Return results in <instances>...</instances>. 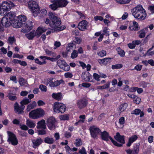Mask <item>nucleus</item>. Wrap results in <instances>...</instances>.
<instances>
[{
	"instance_id": "obj_1",
	"label": "nucleus",
	"mask_w": 154,
	"mask_h": 154,
	"mask_svg": "<svg viewBox=\"0 0 154 154\" xmlns=\"http://www.w3.org/2000/svg\"><path fill=\"white\" fill-rule=\"evenodd\" d=\"M49 16L50 19V26L52 28L51 30L54 32H59L65 28L64 26H60L61 22L60 19L54 14L50 12Z\"/></svg>"
},
{
	"instance_id": "obj_2",
	"label": "nucleus",
	"mask_w": 154,
	"mask_h": 154,
	"mask_svg": "<svg viewBox=\"0 0 154 154\" xmlns=\"http://www.w3.org/2000/svg\"><path fill=\"white\" fill-rule=\"evenodd\" d=\"M131 12L134 17L140 20H144L146 16L145 10L140 5H138L133 8Z\"/></svg>"
},
{
	"instance_id": "obj_3",
	"label": "nucleus",
	"mask_w": 154,
	"mask_h": 154,
	"mask_svg": "<svg viewBox=\"0 0 154 154\" xmlns=\"http://www.w3.org/2000/svg\"><path fill=\"white\" fill-rule=\"evenodd\" d=\"M15 5L12 2L8 1H4L0 4V14L3 15L7 11H9L11 9L14 7Z\"/></svg>"
},
{
	"instance_id": "obj_4",
	"label": "nucleus",
	"mask_w": 154,
	"mask_h": 154,
	"mask_svg": "<svg viewBox=\"0 0 154 154\" xmlns=\"http://www.w3.org/2000/svg\"><path fill=\"white\" fill-rule=\"evenodd\" d=\"M45 112L41 108H38L31 111L29 114L30 118L33 119H36L44 116Z\"/></svg>"
},
{
	"instance_id": "obj_5",
	"label": "nucleus",
	"mask_w": 154,
	"mask_h": 154,
	"mask_svg": "<svg viewBox=\"0 0 154 154\" xmlns=\"http://www.w3.org/2000/svg\"><path fill=\"white\" fill-rule=\"evenodd\" d=\"M29 8L31 10L33 15L37 16L39 13V8L37 3L35 1H30L28 2Z\"/></svg>"
},
{
	"instance_id": "obj_6",
	"label": "nucleus",
	"mask_w": 154,
	"mask_h": 154,
	"mask_svg": "<svg viewBox=\"0 0 154 154\" xmlns=\"http://www.w3.org/2000/svg\"><path fill=\"white\" fill-rule=\"evenodd\" d=\"M54 79L53 78L47 79L46 80L47 81L46 85H48L49 84L50 87L51 88H54L59 86L60 84H64L65 83L63 79L56 80L53 81Z\"/></svg>"
},
{
	"instance_id": "obj_7",
	"label": "nucleus",
	"mask_w": 154,
	"mask_h": 154,
	"mask_svg": "<svg viewBox=\"0 0 154 154\" xmlns=\"http://www.w3.org/2000/svg\"><path fill=\"white\" fill-rule=\"evenodd\" d=\"M66 109V107L63 103L56 102L54 104L53 110L56 113H63L65 111Z\"/></svg>"
},
{
	"instance_id": "obj_8",
	"label": "nucleus",
	"mask_w": 154,
	"mask_h": 154,
	"mask_svg": "<svg viewBox=\"0 0 154 154\" xmlns=\"http://www.w3.org/2000/svg\"><path fill=\"white\" fill-rule=\"evenodd\" d=\"M101 139L106 141H108L109 139L110 140L113 144L116 146H121L122 145L117 143L116 141L114 140L112 137H109L108 133L105 131L101 133Z\"/></svg>"
},
{
	"instance_id": "obj_9",
	"label": "nucleus",
	"mask_w": 154,
	"mask_h": 154,
	"mask_svg": "<svg viewBox=\"0 0 154 154\" xmlns=\"http://www.w3.org/2000/svg\"><path fill=\"white\" fill-rule=\"evenodd\" d=\"M91 136L94 139H97V136L101 132L100 129L95 126H91L90 128Z\"/></svg>"
},
{
	"instance_id": "obj_10",
	"label": "nucleus",
	"mask_w": 154,
	"mask_h": 154,
	"mask_svg": "<svg viewBox=\"0 0 154 154\" xmlns=\"http://www.w3.org/2000/svg\"><path fill=\"white\" fill-rule=\"evenodd\" d=\"M57 64L60 69L65 71H68L70 70L69 66L64 60H59L57 61Z\"/></svg>"
},
{
	"instance_id": "obj_11",
	"label": "nucleus",
	"mask_w": 154,
	"mask_h": 154,
	"mask_svg": "<svg viewBox=\"0 0 154 154\" xmlns=\"http://www.w3.org/2000/svg\"><path fill=\"white\" fill-rule=\"evenodd\" d=\"M56 121L55 119L53 117H50L48 119L47 124L49 129L51 130L55 128V123Z\"/></svg>"
},
{
	"instance_id": "obj_12",
	"label": "nucleus",
	"mask_w": 154,
	"mask_h": 154,
	"mask_svg": "<svg viewBox=\"0 0 154 154\" xmlns=\"http://www.w3.org/2000/svg\"><path fill=\"white\" fill-rule=\"evenodd\" d=\"M7 133L8 136V140L12 145H17L18 143V142L14 134L9 131H8Z\"/></svg>"
},
{
	"instance_id": "obj_13",
	"label": "nucleus",
	"mask_w": 154,
	"mask_h": 154,
	"mask_svg": "<svg viewBox=\"0 0 154 154\" xmlns=\"http://www.w3.org/2000/svg\"><path fill=\"white\" fill-rule=\"evenodd\" d=\"M33 26V23L31 21H28L25 25L24 28L22 29V31L24 33H26L32 29Z\"/></svg>"
},
{
	"instance_id": "obj_14",
	"label": "nucleus",
	"mask_w": 154,
	"mask_h": 154,
	"mask_svg": "<svg viewBox=\"0 0 154 154\" xmlns=\"http://www.w3.org/2000/svg\"><path fill=\"white\" fill-rule=\"evenodd\" d=\"M48 28L45 26H40L35 31L36 36L38 37L43 32H45Z\"/></svg>"
},
{
	"instance_id": "obj_15",
	"label": "nucleus",
	"mask_w": 154,
	"mask_h": 154,
	"mask_svg": "<svg viewBox=\"0 0 154 154\" xmlns=\"http://www.w3.org/2000/svg\"><path fill=\"white\" fill-rule=\"evenodd\" d=\"M129 29L131 31L138 30L139 29V27L138 23L135 21H131Z\"/></svg>"
},
{
	"instance_id": "obj_16",
	"label": "nucleus",
	"mask_w": 154,
	"mask_h": 154,
	"mask_svg": "<svg viewBox=\"0 0 154 154\" xmlns=\"http://www.w3.org/2000/svg\"><path fill=\"white\" fill-rule=\"evenodd\" d=\"M39 58L43 59L42 61L41 62L40 61L38 58L35 59V61L36 63L38 64L41 65L45 64L46 63V62L45 61V60L47 59L49 60L50 57L45 56H40Z\"/></svg>"
},
{
	"instance_id": "obj_17",
	"label": "nucleus",
	"mask_w": 154,
	"mask_h": 154,
	"mask_svg": "<svg viewBox=\"0 0 154 154\" xmlns=\"http://www.w3.org/2000/svg\"><path fill=\"white\" fill-rule=\"evenodd\" d=\"M87 23L86 21L83 20L80 22L78 25V29L82 31H84L86 29Z\"/></svg>"
},
{
	"instance_id": "obj_18",
	"label": "nucleus",
	"mask_w": 154,
	"mask_h": 154,
	"mask_svg": "<svg viewBox=\"0 0 154 154\" xmlns=\"http://www.w3.org/2000/svg\"><path fill=\"white\" fill-rule=\"evenodd\" d=\"M14 107L15 111L18 113H21L23 110L25 108V106L23 105H21L19 106L18 103H16L14 105Z\"/></svg>"
},
{
	"instance_id": "obj_19",
	"label": "nucleus",
	"mask_w": 154,
	"mask_h": 154,
	"mask_svg": "<svg viewBox=\"0 0 154 154\" xmlns=\"http://www.w3.org/2000/svg\"><path fill=\"white\" fill-rule=\"evenodd\" d=\"M114 138L117 141L121 143H120V144H121V143L124 144L125 143L124 136L120 135L119 133H117L116 135L114 137Z\"/></svg>"
},
{
	"instance_id": "obj_20",
	"label": "nucleus",
	"mask_w": 154,
	"mask_h": 154,
	"mask_svg": "<svg viewBox=\"0 0 154 154\" xmlns=\"http://www.w3.org/2000/svg\"><path fill=\"white\" fill-rule=\"evenodd\" d=\"M32 142L33 144V146L34 148L38 146L43 142L42 140L40 137L32 139Z\"/></svg>"
},
{
	"instance_id": "obj_21",
	"label": "nucleus",
	"mask_w": 154,
	"mask_h": 154,
	"mask_svg": "<svg viewBox=\"0 0 154 154\" xmlns=\"http://www.w3.org/2000/svg\"><path fill=\"white\" fill-rule=\"evenodd\" d=\"M111 60L110 58H105L102 59H98V61L101 65H106L111 62Z\"/></svg>"
},
{
	"instance_id": "obj_22",
	"label": "nucleus",
	"mask_w": 154,
	"mask_h": 154,
	"mask_svg": "<svg viewBox=\"0 0 154 154\" xmlns=\"http://www.w3.org/2000/svg\"><path fill=\"white\" fill-rule=\"evenodd\" d=\"M36 127L38 129H45L46 128L45 121L44 119H42L37 123Z\"/></svg>"
},
{
	"instance_id": "obj_23",
	"label": "nucleus",
	"mask_w": 154,
	"mask_h": 154,
	"mask_svg": "<svg viewBox=\"0 0 154 154\" xmlns=\"http://www.w3.org/2000/svg\"><path fill=\"white\" fill-rule=\"evenodd\" d=\"M56 1L59 8L65 7L68 3V2L67 0H56Z\"/></svg>"
},
{
	"instance_id": "obj_24",
	"label": "nucleus",
	"mask_w": 154,
	"mask_h": 154,
	"mask_svg": "<svg viewBox=\"0 0 154 154\" xmlns=\"http://www.w3.org/2000/svg\"><path fill=\"white\" fill-rule=\"evenodd\" d=\"M138 137L136 135H134L129 138L128 141L126 145L127 146H130L131 144L135 141H136Z\"/></svg>"
},
{
	"instance_id": "obj_25",
	"label": "nucleus",
	"mask_w": 154,
	"mask_h": 154,
	"mask_svg": "<svg viewBox=\"0 0 154 154\" xmlns=\"http://www.w3.org/2000/svg\"><path fill=\"white\" fill-rule=\"evenodd\" d=\"M18 21L21 23L22 26L25 25L26 20V18L25 16L20 15L17 17Z\"/></svg>"
},
{
	"instance_id": "obj_26",
	"label": "nucleus",
	"mask_w": 154,
	"mask_h": 154,
	"mask_svg": "<svg viewBox=\"0 0 154 154\" xmlns=\"http://www.w3.org/2000/svg\"><path fill=\"white\" fill-rule=\"evenodd\" d=\"M87 105V102L83 100H80L78 102L77 106L80 109L82 108L85 107Z\"/></svg>"
},
{
	"instance_id": "obj_27",
	"label": "nucleus",
	"mask_w": 154,
	"mask_h": 154,
	"mask_svg": "<svg viewBox=\"0 0 154 154\" xmlns=\"http://www.w3.org/2000/svg\"><path fill=\"white\" fill-rule=\"evenodd\" d=\"M52 97L54 99L58 100H60L63 98L62 94L61 93H53L52 94Z\"/></svg>"
},
{
	"instance_id": "obj_28",
	"label": "nucleus",
	"mask_w": 154,
	"mask_h": 154,
	"mask_svg": "<svg viewBox=\"0 0 154 154\" xmlns=\"http://www.w3.org/2000/svg\"><path fill=\"white\" fill-rule=\"evenodd\" d=\"M37 103L35 101H33L31 103L29 104L27 106L26 110L27 112L30 111L32 109H33L36 107Z\"/></svg>"
},
{
	"instance_id": "obj_29",
	"label": "nucleus",
	"mask_w": 154,
	"mask_h": 154,
	"mask_svg": "<svg viewBox=\"0 0 154 154\" xmlns=\"http://www.w3.org/2000/svg\"><path fill=\"white\" fill-rule=\"evenodd\" d=\"M11 25H12L14 27L16 28H19L22 26L21 23H20L18 20H15V19L11 22Z\"/></svg>"
},
{
	"instance_id": "obj_30",
	"label": "nucleus",
	"mask_w": 154,
	"mask_h": 154,
	"mask_svg": "<svg viewBox=\"0 0 154 154\" xmlns=\"http://www.w3.org/2000/svg\"><path fill=\"white\" fill-rule=\"evenodd\" d=\"M5 16H6L8 19L9 18L11 22L13 21V20L15 19V15L14 13L12 11L8 13Z\"/></svg>"
},
{
	"instance_id": "obj_31",
	"label": "nucleus",
	"mask_w": 154,
	"mask_h": 154,
	"mask_svg": "<svg viewBox=\"0 0 154 154\" xmlns=\"http://www.w3.org/2000/svg\"><path fill=\"white\" fill-rule=\"evenodd\" d=\"M128 104L126 103H123L119 106L118 108V110L120 112L124 111L126 110L128 106Z\"/></svg>"
},
{
	"instance_id": "obj_32",
	"label": "nucleus",
	"mask_w": 154,
	"mask_h": 154,
	"mask_svg": "<svg viewBox=\"0 0 154 154\" xmlns=\"http://www.w3.org/2000/svg\"><path fill=\"white\" fill-rule=\"evenodd\" d=\"M26 124L30 128H34L35 126V122L29 119L26 120Z\"/></svg>"
},
{
	"instance_id": "obj_33",
	"label": "nucleus",
	"mask_w": 154,
	"mask_h": 154,
	"mask_svg": "<svg viewBox=\"0 0 154 154\" xmlns=\"http://www.w3.org/2000/svg\"><path fill=\"white\" fill-rule=\"evenodd\" d=\"M91 77V75L89 73L86 74H84L82 75L83 79L86 82L90 81Z\"/></svg>"
},
{
	"instance_id": "obj_34",
	"label": "nucleus",
	"mask_w": 154,
	"mask_h": 154,
	"mask_svg": "<svg viewBox=\"0 0 154 154\" xmlns=\"http://www.w3.org/2000/svg\"><path fill=\"white\" fill-rule=\"evenodd\" d=\"M58 5V4L56 0H54L53 4L50 5V7L52 9L54 10H55L58 8H59Z\"/></svg>"
},
{
	"instance_id": "obj_35",
	"label": "nucleus",
	"mask_w": 154,
	"mask_h": 154,
	"mask_svg": "<svg viewBox=\"0 0 154 154\" xmlns=\"http://www.w3.org/2000/svg\"><path fill=\"white\" fill-rule=\"evenodd\" d=\"M26 37L29 39H31L33 38L34 37L36 36L35 32L34 31H32L26 35Z\"/></svg>"
},
{
	"instance_id": "obj_36",
	"label": "nucleus",
	"mask_w": 154,
	"mask_h": 154,
	"mask_svg": "<svg viewBox=\"0 0 154 154\" xmlns=\"http://www.w3.org/2000/svg\"><path fill=\"white\" fill-rule=\"evenodd\" d=\"M148 30V27H146L143 29L141 31L139 32L140 34L139 36L140 38H143L145 37V36L146 31H147Z\"/></svg>"
},
{
	"instance_id": "obj_37",
	"label": "nucleus",
	"mask_w": 154,
	"mask_h": 154,
	"mask_svg": "<svg viewBox=\"0 0 154 154\" xmlns=\"http://www.w3.org/2000/svg\"><path fill=\"white\" fill-rule=\"evenodd\" d=\"M54 140L53 138L47 137L45 139V143L48 144H52L54 143Z\"/></svg>"
},
{
	"instance_id": "obj_38",
	"label": "nucleus",
	"mask_w": 154,
	"mask_h": 154,
	"mask_svg": "<svg viewBox=\"0 0 154 154\" xmlns=\"http://www.w3.org/2000/svg\"><path fill=\"white\" fill-rule=\"evenodd\" d=\"M116 50L118 52V54L121 57H123L125 56V53L124 51L123 50L121 49L120 48H117Z\"/></svg>"
},
{
	"instance_id": "obj_39",
	"label": "nucleus",
	"mask_w": 154,
	"mask_h": 154,
	"mask_svg": "<svg viewBox=\"0 0 154 154\" xmlns=\"http://www.w3.org/2000/svg\"><path fill=\"white\" fill-rule=\"evenodd\" d=\"M60 119L61 120H67L69 119V115L68 114L62 115L60 116Z\"/></svg>"
},
{
	"instance_id": "obj_40",
	"label": "nucleus",
	"mask_w": 154,
	"mask_h": 154,
	"mask_svg": "<svg viewBox=\"0 0 154 154\" xmlns=\"http://www.w3.org/2000/svg\"><path fill=\"white\" fill-rule=\"evenodd\" d=\"M31 101V100L28 99H23L20 102L21 105H25L29 103Z\"/></svg>"
},
{
	"instance_id": "obj_41",
	"label": "nucleus",
	"mask_w": 154,
	"mask_h": 154,
	"mask_svg": "<svg viewBox=\"0 0 154 154\" xmlns=\"http://www.w3.org/2000/svg\"><path fill=\"white\" fill-rule=\"evenodd\" d=\"M82 142L80 139H77L75 142V144L76 146H79L82 145Z\"/></svg>"
},
{
	"instance_id": "obj_42",
	"label": "nucleus",
	"mask_w": 154,
	"mask_h": 154,
	"mask_svg": "<svg viewBox=\"0 0 154 154\" xmlns=\"http://www.w3.org/2000/svg\"><path fill=\"white\" fill-rule=\"evenodd\" d=\"M110 85V83H108L107 84H105L102 86H98L97 87V88L99 89H103L109 88Z\"/></svg>"
},
{
	"instance_id": "obj_43",
	"label": "nucleus",
	"mask_w": 154,
	"mask_h": 154,
	"mask_svg": "<svg viewBox=\"0 0 154 154\" xmlns=\"http://www.w3.org/2000/svg\"><path fill=\"white\" fill-rule=\"evenodd\" d=\"M106 54V51L104 50H103L98 52L97 54L100 57H102L105 56Z\"/></svg>"
},
{
	"instance_id": "obj_44",
	"label": "nucleus",
	"mask_w": 154,
	"mask_h": 154,
	"mask_svg": "<svg viewBox=\"0 0 154 154\" xmlns=\"http://www.w3.org/2000/svg\"><path fill=\"white\" fill-rule=\"evenodd\" d=\"M78 56V52L75 50H74L71 54V57L72 59L76 58Z\"/></svg>"
},
{
	"instance_id": "obj_45",
	"label": "nucleus",
	"mask_w": 154,
	"mask_h": 154,
	"mask_svg": "<svg viewBox=\"0 0 154 154\" xmlns=\"http://www.w3.org/2000/svg\"><path fill=\"white\" fill-rule=\"evenodd\" d=\"M74 44L73 43H70L68 44L66 48V50L68 51H70L73 48Z\"/></svg>"
},
{
	"instance_id": "obj_46",
	"label": "nucleus",
	"mask_w": 154,
	"mask_h": 154,
	"mask_svg": "<svg viewBox=\"0 0 154 154\" xmlns=\"http://www.w3.org/2000/svg\"><path fill=\"white\" fill-rule=\"evenodd\" d=\"M122 67V64H117L112 65V68L113 69H117L121 68Z\"/></svg>"
},
{
	"instance_id": "obj_47",
	"label": "nucleus",
	"mask_w": 154,
	"mask_h": 154,
	"mask_svg": "<svg viewBox=\"0 0 154 154\" xmlns=\"http://www.w3.org/2000/svg\"><path fill=\"white\" fill-rule=\"evenodd\" d=\"M64 76L66 78H71L73 77V75L72 73L68 72L64 73Z\"/></svg>"
},
{
	"instance_id": "obj_48",
	"label": "nucleus",
	"mask_w": 154,
	"mask_h": 154,
	"mask_svg": "<svg viewBox=\"0 0 154 154\" xmlns=\"http://www.w3.org/2000/svg\"><path fill=\"white\" fill-rule=\"evenodd\" d=\"M9 99L11 100H14L16 99V97L11 93H9L8 96Z\"/></svg>"
},
{
	"instance_id": "obj_49",
	"label": "nucleus",
	"mask_w": 154,
	"mask_h": 154,
	"mask_svg": "<svg viewBox=\"0 0 154 154\" xmlns=\"http://www.w3.org/2000/svg\"><path fill=\"white\" fill-rule=\"evenodd\" d=\"M141 101V100L140 98L136 96H135L134 99V102L136 103L137 104H139Z\"/></svg>"
},
{
	"instance_id": "obj_50",
	"label": "nucleus",
	"mask_w": 154,
	"mask_h": 154,
	"mask_svg": "<svg viewBox=\"0 0 154 154\" xmlns=\"http://www.w3.org/2000/svg\"><path fill=\"white\" fill-rule=\"evenodd\" d=\"M76 12L78 14L80 18L82 19H85V16L82 12L79 11H77Z\"/></svg>"
},
{
	"instance_id": "obj_51",
	"label": "nucleus",
	"mask_w": 154,
	"mask_h": 154,
	"mask_svg": "<svg viewBox=\"0 0 154 154\" xmlns=\"http://www.w3.org/2000/svg\"><path fill=\"white\" fill-rule=\"evenodd\" d=\"M125 122V118L124 117H121L119 119V123L120 125H123Z\"/></svg>"
},
{
	"instance_id": "obj_52",
	"label": "nucleus",
	"mask_w": 154,
	"mask_h": 154,
	"mask_svg": "<svg viewBox=\"0 0 154 154\" xmlns=\"http://www.w3.org/2000/svg\"><path fill=\"white\" fill-rule=\"evenodd\" d=\"M41 15L42 16H46L47 14V10L45 9H42L40 11Z\"/></svg>"
},
{
	"instance_id": "obj_53",
	"label": "nucleus",
	"mask_w": 154,
	"mask_h": 154,
	"mask_svg": "<svg viewBox=\"0 0 154 154\" xmlns=\"http://www.w3.org/2000/svg\"><path fill=\"white\" fill-rule=\"evenodd\" d=\"M138 154L139 150V146L137 144H136L134 146L133 149Z\"/></svg>"
},
{
	"instance_id": "obj_54",
	"label": "nucleus",
	"mask_w": 154,
	"mask_h": 154,
	"mask_svg": "<svg viewBox=\"0 0 154 154\" xmlns=\"http://www.w3.org/2000/svg\"><path fill=\"white\" fill-rule=\"evenodd\" d=\"M125 151L127 154H137L133 149H129L126 150Z\"/></svg>"
},
{
	"instance_id": "obj_55",
	"label": "nucleus",
	"mask_w": 154,
	"mask_h": 154,
	"mask_svg": "<svg viewBox=\"0 0 154 154\" xmlns=\"http://www.w3.org/2000/svg\"><path fill=\"white\" fill-rule=\"evenodd\" d=\"M39 88L42 91L45 92L47 91V87L43 85H39Z\"/></svg>"
},
{
	"instance_id": "obj_56",
	"label": "nucleus",
	"mask_w": 154,
	"mask_h": 154,
	"mask_svg": "<svg viewBox=\"0 0 154 154\" xmlns=\"http://www.w3.org/2000/svg\"><path fill=\"white\" fill-rule=\"evenodd\" d=\"M19 82L20 85L24 86L26 84V82L23 78H20L19 80Z\"/></svg>"
},
{
	"instance_id": "obj_57",
	"label": "nucleus",
	"mask_w": 154,
	"mask_h": 154,
	"mask_svg": "<svg viewBox=\"0 0 154 154\" xmlns=\"http://www.w3.org/2000/svg\"><path fill=\"white\" fill-rule=\"evenodd\" d=\"M140 111L141 110L140 109H137L132 112L131 114L138 115L140 114Z\"/></svg>"
},
{
	"instance_id": "obj_58",
	"label": "nucleus",
	"mask_w": 154,
	"mask_h": 154,
	"mask_svg": "<svg viewBox=\"0 0 154 154\" xmlns=\"http://www.w3.org/2000/svg\"><path fill=\"white\" fill-rule=\"evenodd\" d=\"M54 49H56L57 48L59 47L61 45L60 42L57 41H55L54 42Z\"/></svg>"
},
{
	"instance_id": "obj_59",
	"label": "nucleus",
	"mask_w": 154,
	"mask_h": 154,
	"mask_svg": "<svg viewBox=\"0 0 154 154\" xmlns=\"http://www.w3.org/2000/svg\"><path fill=\"white\" fill-rule=\"evenodd\" d=\"M94 18L95 21L100 20L102 21L103 20V17L101 16H96L94 17Z\"/></svg>"
},
{
	"instance_id": "obj_60",
	"label": "nucleus",
	"mask_w": 154,
	"mask_h": 154,
	"mask_svg": "<svg viewBox=\"0 0 154 154\" xmlns=\"http://www.w3.org/2000/svg\"><path fill=\"white\" fill-rule=\"evenodd\" d=\"M94 78L97 81H100V76L96 73H94L93 75Z\"/></svg>"
},
{
	"instance_id": "obj_61",
	"label": "nucleus",
	"mask_w": 154,
	"mask_h": 154,
	"mask_svg": "<svg viewBox=\"0 0 154 154\" xmlns=\"http://www.w3.org/2000/svg\"><path fill=\"white\" fill-rule=\"evenodd\" d=\"M10 80L14 82L15 83H17V80L16 77L15 76H11L10 77Z\"/></svg>"
},
{
	"instance_id": "obj_62",
	"label": "nucleus",
	"mask_w": 154,
	"mask_h": 154,
	"mask_svg": "<svg viewBox=\"0 0 154 154\" xmlns=\"http://www.w3.org/2000/svg\"><path fill=\"white\" fill-rule=\"evenodd\" d=\"M8 41L11 44H12L15 42L14 38V37H10L8 39Z\"/></svg>"
},
{
	"instance_id": "obj_63",
	"label": "nucleus",
	"mask_w": 154,
	"mask_h": 154,
	"mask_svg": "<svg viewBox=\"0 0 154 154\" xmlns=\"http://www.w3.org/2000/svg\"><path fill=\"white\" fill-rule=\"evenodd\" d=\"M152 48H150L147 52V55L148 56H152L154 54V51H151Z\"/></svg>"
},
{
	"instance_id": "obj_64",
	"label": "nucleus",
	"mask_w": 154,
	"mask_h": 154,
	"mask_svg": "<svg viewBox=\"0 0 154 154\" xmlns=\"http://www.w3.org/2000/svg\"><path fill=\"white\" fill-rule=\"evenodd\" d=\"M103 32L104 33V34L106 35H109V32L108 30V29L106 27H105L103 30Z\"/></svg>"
}]
</instances>
